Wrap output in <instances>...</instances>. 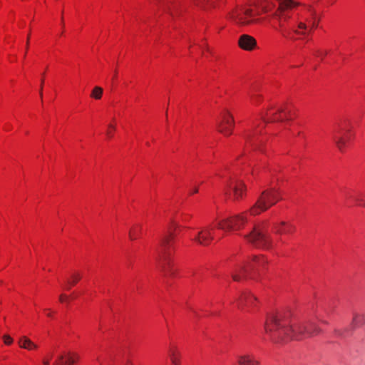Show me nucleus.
Segmentation results:
<instances>
[{
  "label": "nucleus",
  "instance_id": "obj_38",
  "mask_svg": "<svg viewBox=\"0 0 365 365\" xmlns=\"http://www.w3.org/2000/svg\"><path fill=\"white\" fill-rule=\"evenodd\" d=\"M113 76H113V78H115L116 77V76H117V72H116V71H115V73H113Z\"/></svg>",
  "mask_w": 365,
  "mask_h": 365
},
{
  "label": "nucleus",
  "instance_id": "obj_26",
  "mask_svg": "<svg viewBox=\"0 0 365 365\" xmlns=\"http://www.w3.org/2000/svg\"><path fill=\"white\" fill-rule=\"evenodd\" d=\"M103 95V88L99 86H96L93 88L91 97L95 98V99H101Z\"/></svg>",
  "mask_w": 365,
  "mask_h": 365
},
{
  "label": "nucleus",
  "instance_id": "obj_7",
  "mask_svg": "<svg viewBox=\"0 0 365 365\" xmlns=\"http://www.w3.org/2000/svg\"><path fill=\"white\" fill-rule=\"evenodd\" d=\"M247 215L245 212L223 219L217 222V227L225 231L240 230L248 221Z\"/></svg>",
  "mask_w": 365,
  "mask_h": 365
},
{
  "label": "nucleus",
  "instance_id": "obj_37",
  "mask_svg": "<svg viewBox=\"0 0 365 365\" xmlns=\"http://www.w3.org/2000/svg\"><path fill=\"white\" fill-rule=\"evenodd\" d=\"M47 316L49 317H52V314L51 312H48L47 314Z\"/></svg>",
  "mask_w": 365,
  "mask_h": 365
},
{
  "label": "nucleus",
  "instance_id": "obj_27",
  "mask_svg": "<svg viewBox=\"0 0 365 365\" xmlns=\"http://www.w3.org/2000/svg\"><path fill=\"white\" fill-rule=\"evenodd\" d=\"M3 339H4V343L7 345H10L13 342V339L9 335H4L3 336Z\"/></svg>",
  "mask_w": 365,
  "mask_h": 365
},
{
  "label": "nucleus",
  "instance_id": "obj_40",
  "mask_svg": "<svg viewBox=\"0 0 365 365\" xmlns=\"http://www.w3.org/2000/svg\"><path fill=\"white\" fill-rule=\"evenodd\" d=\"M336 332L338 333L339 335H341V334L339 331H336Z\"/></svg>",
  "mask_w": 365,
  "mask_h": 365
},
{
  "label": "nucleus",
  "instance_id": "obj_12",
  "mask_svg": "<svg viewBox=\"0 0 365 365\" xmlns=\"http://www.w3.org/2000/svg\"><path fill=\"white\" fill-rule=\"evenodd\" d=\"M308 10L311 13V17L305 18L303 21H299L297 26L299 30L294 29L293 31L294 34L304 35L306 34L308 29H309V32H310L313 29L317 27L315 11L312 9L311 6H309Z\"/></svg>",
  "mask_w": 365,
  "mask_h": 365
},
{
  "label": "nucleus",
  "instance_id": "obj_23",
  "mask_svg": "<svg viewBox=\"0 0 365 365\" xmlns=\"http://www.w3.org/2000/svg\"><path fill=\"white\" fill-rule=\"evenodd\" d=\"M140 225H135L133 227H132L129 232L130 239L132 240L137 239V237H138V233L140 232Z\"/></svg>",
  "mask_w": 365,
  "mask_h": 365
},
{
  "label": "nucleus",
  "instance_id": "obj_8",
  "mask_svg": "<svg viewBox=\"0 0 365 365\" xmlns=\"http://www.w3.org/2000/svg\"><path fill=\"white\" fill-rule=\"evenodd\" d=\"M257 14L251 8L242 6L233 11L230 14V18L237 24L245 26L257 22V19H254Z\"/></svg>",
  "mask_w": 365,
  "mask_h": 365
},
{
  "label": "nucleus",
  "instance_id": "obj_39",
  "mask_svg": "<svg viewBox=\"0 0 365 365\" xmlns=\"http://www.w3.org/2000/svg\"><path fill=\"white\" fill-rule=\"evenodd\" d=\"M322 322L324 324H327V322L326 321H322Z\"/></svg>",
  "mask_w": 365,
  "mask_h": 365
},
{
  "label": "nucleus",
  "instance_id": "obj_24",
  "mask_svg": "<svg viewBox=\"0 0 365 365\" xmlns=\"http://www.w3.org/2000/svg\"><path fill=\"white\" fill-rule=\"evenodd\" d=\"M354 200L356 202L357 205L365 207V194L359 193L353 197Z\"/></svg>",
  "mask_w": 365,
  "mask_h": 365
},
{
  "label": "nucleus",
  "instance_id": "obj_20",
  "mask_svg": "<svg viewBox=\"0 0 365 365\" xmlns=\"http://www.w3.org/2000/svg\"><path fill=\"white\" fill-rule=\"evenodd\" d=\"M18 344L21 348L29 351L34 350L38 348V346L26 336L20 337Z\"/></svg>",
  "mask_w": 365,
  "mask_h": 365
},
{
  "label": "nucleus",
  "instance_id": "obj_4",
  "mask_svg": "<svg viewBox=\"0 0 365 365\" xmlns=\"http://www.w3.org/2000/svg\"><path fill=\"white\" fill-rule=\"evenodd\" d=\"M280 199L277 190H265L261 194L249 212L252 215H257L275 205Z\"/></svg>",
  "mask_w": 365,
  "mask_h": 365
},
{
  "label": "nucleus",
  "instance_id": "obj_15",
  "mask_svg": "<svg viewBox=\"0 0 365 365\" xmlns=\"http://www.w3.org/2000/svg\"><path fill=\"white\" fill-rule=\"evenodd\" d=\"M238 45L243 50L252 51L257 46V41L250 35L243 34L239 38Z\"/></svg>",
  "mask_w": 365,
  "mask_h": 365
},
{
  "label": "nucleus",
  "instance_id": "obj_11",
  "mask_svg": "<svg viewBox=\"0 0 365 365\" xmlns=\"http://www.w3.org/2000/svg\"><path fill=\"white\" fill-rule=\"evenodd\" d=\"M217 130L225 136H230L235 127V120L232 114L226 110L221 115V119L217 123Z\"/></svg>",
  "mask_w": 365,
  "mask_h": 365
},
{
  "label": "nucleus",
  "instance_id": "obj_1",
  "mask_svg": "<svg viewBox=\"0 0 365 365\" xmlns=\"http://www.w3.org/2000/svg\"><path fill=\"white\" fill-rule=\"evenodd\" d=\"M264 330L274 343L290 339L302 340L322 331L312 322H298L289 324L281 314H269L264 324Z\"/></svg>",
  "mask_w": 365,
  "mask_h": 365
},
{
  "label": "nucleus",
  "instance_id": "obj_3",
  "mask_svg": "<svg viewBox=\"0 0 365 365\" xmlns=\"http://www.w3.org/2000/svg\"><path fill=\"white\" fill-rule=\"evenodd\" d=\"M266 223L263 222L255 224L252 230L245 235L244 237L255 247L268 250L272 247V240L271 235L266 230Z\"/></svg>",
  "mask_w": 365,
  "mask_h": 365
},
{
  "label": "nucleus",
  "instance_id": "obj_10",
  "mask_svg": "<svg viewBox=\"0 0 365 365\" xmlns=\"http://www.w3.org/2000/svg\"><path fill=\"white\" fill-rule=\"evenodd\" d=\"M351 137V130L345 129L342 127H339L338 129L334 130L332 135L334 143L341 153L344 152L345 148L347 143L350 140Z\"/></svg>",
  "mask_w": 365,
  "mask_h": 365
},
{
  "label": "nucleus",
  "instance_id": "obj_16",
  "mask_svg": "<svg viewBox=\"0 0 365 365\" xmlns=\"http://www.w3.org/2000/svg\"><path fill=\"white\" fill-rule=\"evenodd\" d=\"M227 186L232 190L234 193V199L235 200H238L242 198L243 194L246 190V187L242 181L237 180L235 182V184L231 182Z\"/></svg>",
  "mask_w": 365,
  "mask_h": 365
},
{
  "label": "nucleus",
  "instance_id": "obj_5",
  "mask_svg": "<svg viewBox=\"0 0 365 365\" xmlns=\"http://www.w3.org/2000/svg\"><path fill=\"white\" fill-rule=\"evenodd\" d=\"M267 263V260L263 257L255 256L252 262H242L236 264L232 272V277L234 281L239 282L242 279L247 278L250 271L254 269L255 265L262 266Z\"/></svg>",
  "mask_w": 365,
  "mask_h": 365
},
{
  "label": "nucleus",
  "instance_id": "obj_34",
  "mask_svg": "<svg viewBox=\"0 0 365 365\" xmlns=\"http://www.w3.org/2000/svg\"><path fill=\"white\" fill-rule=\"evenodd\" d=\"M29 38H30V34H29L28 36H27V41H26V51H27V49L29 48Z\"/></svg>",
  "mask_w": 365,
  "mask_h": 365
},
{
  "label": "nucleus",
  "instance_id": "obj_13",
  "mask_svg": "<svg viewBox=\"0 0 365 365\" xmlns=\"http://www.w3.org/2000/svg\"><path fill=\"white\" fill-rule=\"evenodd\" d=\"M257 304V298L250 292L243 293L238 299L237 307L243 312H251Z\"/></svg>",
  "mask_w": 365,
  "mask_h": 365
},
{
  "label": "nucleus",
  "instance_id": "obj_28",
  "mask_svg": "<svg viewBox=\"0 0 365 365\" xmlns=\"http://www.w3.org/2000/svg\"><path fill=\"white\" fill-rule=\"evenodd\" d=\"M327 53L328 52L327 51H322L320 50L317 51V56L321 57L322 58H323L327 54Z\"/></svg>",
  "mask_w": 365,
  "mask_h": 365
},
{
  "label": "nucleus",
  "instance_id": "obj_22",
  "mask_svg": "<svg viewBox=\"0 0 365 365\" xmlns=\"http://www.w3.org/2000/svg\"><path fill=\"white\" fill-rule=\"evenodd\" d=\"M71 280L68 281L66 289H70L71 286H74L81 279V275L79 272H74L71 274Z\"/></svg>",
  "mask_w": 365,
  "mask_h": 365
},
{
  "label": "nucleus",
  "instance_id": "obj_14",
  "mask_svg": "<svg viewBox=\"0 0 365 365\" xmlns=\"http://www.w3.org/2000/svg\"><path fill=\"white\" fill-rule=\"evenodd\" d=\"M213 229V227H212L211 225L202 227L197 232L196 237L193 239V240L201 245H208L210 243V242L214 239L212 232Z\"/></svg>",
  "mask_w": 365,
  "mask_h": 365
},
{
  "label": "nucleus",
  "instance_id": "obj_30",
  "mask_svg": "<svg viewBox=\"0 0 365 365\" xmlns=\"http://www.w3.org/2000/svg\"><path fill=\"white\" fill-rule=\"evenodd\" d=\"M51 356L44 357L42 359V364L43 365H49Z\"/></svg>",
  "mask_w": 365,
  "mask_h": 365
},
{
  "label": "nucleus",
  "instance_id": "obj_35",
  "mask_svg": "<svg viewBox=\"0 0 365 365\" xmlns=\"http://www.w3.org/2000/svg\"><path fill=\"white\" fill-rule=\"evenodd\" d=\"M125 365H133V363L130 360H127Z\"/></svg>",
  "mask_w": 365,
  "mask_h": 365
},
{
  "label": "nucleus",
  "instance_id": "obj_2",
  "mask_svg": "<svg viewBox=\"0 0 365 365\" xmlns=\"http://www.w3.org/2000/svg\"><path fill=\"white\" fill-rule=\"evenodd\" d=\"M174 238V234L172 232H169L163 235L160 241V251L158 266L165 277H171L175 273L170 253V248L173 246Z\"/></svg>",
  "mask_w": 365,
  "mask_h": 365
},
{
  "label": "nucleus",
  "instance_id": "obj_33",
  "mask_svg": "<svg viewBox=\"0 0 365 365\" xmlns=\"http://www.w3.org/2000/svg\"><path fill=\"white\" fill-rule=\"evenodd\" d=\"M43 78L41 79V88H40V91H39V93H40V96L41 98H42V89H43Z\"/></svg>",
  "mask_w": 365,
  "mask_h": 365
},
{
  "label": "nucleus",
  "instance_id": "obj_32",
  "mask_svg": "<svg viewBox=\"0 0 365 365\" xmlns=\"http://www.w3.org/2000/svg\"><path fill=\"white\" fill-rule=\"evenodd\" d=\"M67 299H68V296L66 294H62L59 296V301L61 302H63L66 301Z\"/></svg>",
  "mask_w": 365,
  "mask_h": 365
},
{
  "label": "nucleus",
  "instance_id": "obj_31",
  "mask_svg": "<svg viewBox=\"0 0 365 365\" xmlns=\"http://www.w3.org/2000/svg\"><path fill=\"white\" fill-rule=\"evenodd\" d=\"M251 98L255 103H258L261 99V96L259 95H252L251 96Z\"/></svg>",
  "mask_w": 365,
  "mask_h": 365
},
{
  "label": "nucleus",
  "instance_id": "obj_9",
  "mask_svg": "<svg viewBox=\"0 0 365 365\" xmlns=\"http://www.w3.org/2000/svg\"><path fill=\"white\" fill-rule=\"evenodd\" d=\"M291 113L292 111L287 106H281L274 112H267L265 115L261 114V119L264 123L282 122L291 120Z\"/></svg>",
  "mask_w": 365,
  "mask_h": 365
},
{
  "label": "nucleus",
  "instance_id": "obj_18",
  "mask_svg": "<svg viewBox=\"0 0 365 365\" xmlns=\"http://www.w3.org/2000/svg\"><path fill=\"white\" fill-rule=\"evenodd\" d=\"M76 359H78L76 355L71 356L70 354H68L67 356H65L61 354L56 358L53 365H73L76 361Z\"/></svg>",
  "mask_w": 365,
  "mask_h": 365
},
{
  "label": "nucleus",
  "instance_id": "obj_19",
  "mask_svg": "<svg viewBox=\"0 0 365 365\" xmlns=\"http://www.w3.org/2000/svg\"><path fill=\"white\" fill-rule=\"evenodd\" d=\"M274 229L276 230L277 234H285V233H292L295 230V227L292 224H288L286 222H281L278 225H274Z\"/></svg>",
  "mask_w": 365,
  "mask_h": 365
},
{
  "label": "nucleus",
  "instance_id": "obj_21",
  "mask_svg": "<svg viewBox=\"0 0 365 365\" xmlns=\"http://www.w3.org/2000/svg\"><path fill=\"white\" fill-rule=\"evenodd\" d=\"M169 356L172 365H180V353L177 348L171 347L169 350Z\"/></svg>",
  "mask_w": 365,
  "mask_h": 365
},
{
  "label": "nucleus",
  "instance_id": "obj_17",
  "mask_svg": "<svg viewBox=\"0 0 365 365\" xmlns=\"http://www.w3.org/2000/svg\"><path fill=\"white\" fill-rule=\"evenodd\" d=\"M238 365H259V361L250 354H245L237 356Z\"/></svg>",
  "mask_w": 365,
  "mask_h": 365
},
{
  "label": "nucleus",
  "instance_id": "obj_29",
  "mask_svg": "<svg viewBox=\"0 0 365 365\" xmlns=\"http://www.w3.org/2000/svg\"><path fill=\"white\" fill-rule=\"evenodd\" d=\"M108 127H109V130L107 132V135L109 137H112V130H115V127L113 125H111V124H110Z\"/></svg>",
  "mask_w": 365,
  "mask_h": 365
},
{
  "label": "nucleus",
  "instance_id": "obj_36",
  "mask_svg": "<svg viewBox=\"0 0 365 365\" xmlns=\"http://www.w3.org/2000/svg\"><path fill=\"white\" fill-rule=\"evenodd\" d=\"M198 192L197 187H195L192 192V193H197Z\"/></svg>",
  "mask_w": 365,
  "mask_h": 365
},
{
  "label": "nucleus",
  "instance_id": "obj_6",
  "mask_svg": "<svg viewBox=\"0 0 365 365\" xmlns=\"http://www.w3.org/2000/svg\"><path fill=\"white\" fill-rule=\"evenodd\" d=\"M298 5V3L294 2L292 0H285L279 4L278 10L274 14V17H276L279 21L280 32L282 36L287 38H290L292 40H295L296 38L290 36V31L284 28V23L290 17L288 14V11Z\"/></svg>",
  "mask_w": 365,
  "mask_h": 365
},
{
  "label": "nucleus",
  "instance_id": "obj_25",
  "mask_svg": "<svg viewBox=\"0 0 365 365\" xmlns=\"http://www.w3.org/2000/svg\"><path fill=\"white\" fill-rule=\"evenodd\" d=\"M365 322V316L364 315H359V314H355L354 316L351 326L353 327H355L361 324H363Z\"/></svg>",
  "mask_w": 365,
  "mask_h": 365
}]
</instances>
